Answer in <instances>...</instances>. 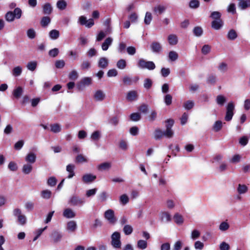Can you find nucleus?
I'll list each match as a JSON object with an SVG mask.
<instances>
[{"label":"nucleus","instance_id":"nucleus-1","mask_svg":"<svg viewBox=\"0 0 250 250\" xmlns=\"http://www.w3.org/2000/svg\"><path fill=\"white\" fill-rule=\"evenodd\" d=\"M137 66L141 69H147L149 70L154 69L156 67L155 63L153 62L146 61L143 59L139 60Z\"/></svg>","mask_w":250,"mask_h":250},{"label":"nucleus","instance_id":"nucleus-2","mask_svg":"<svg viewBox=\"0 0 250 250\" xmlns=\"http://www.w3.org/2000/svg\"><path fill=\"white\" fill-rule=\"evenodd\" d=\"M13 215L17 218L18 223L21 225H24L27 222V218L26 216L22 213L21 209L19 208H15L13 210Z\"/></svg>","mask_w":250,"mask_h":250},{"label":"nucleus","instance_id":"nucleus-3","mask_svg":"<svg viewBox=\"0 0 250 250\" xmlns=\"http://www.w3.org/2000/svg\"><path fill=\"white\" fill-rule=\"evenodd\" d=\"M111 245L115 249H120L121 247V234L118 231L114 232L111 236Z\"/></svg>","mask_w":250,"mask_h":250},{"label":"nucleus","instance_id":"nucleus-4","mask_svg":"<svg viewBox=\"0 0 250 250\" xmlns=\"http://www.w3.org/2000/svg\"><path fill=\"white\" fill-rule=\"evenodd\" d=\"M235 105L233 102H229L226 106V113L225 119L226 121H230L234 115Z\"/></svg>","mask_w":250,"mask_h":250},{"label":"nucleus","instance_id":"nucleus-5","mask_svg":"<svg viewBox=\"0 0 250 250\" xmlns=\"http://www.w3.org/2000/svg\"><path fill=\"white\" fill-rule=\"evenodd\" d=\"M85 202L84 198H80L76 195L72 196L69 199L68 203L73 206H82Z\"/></svg>","mask_w":250,"mask_h":250},{"label":"nucleus","instance_id":"nucleus-6","mask_svg":"<svg viewBox=\"0 0 250 250\" xmlns=\"http://www.w3.org/2000/svg\"><path fill=\"white\" fill-rule=\"evenodd\" d=\"M62 237V232L58 230H53L50 234L51 242L54 244H57L61 242Z\"/></svg>","mask_w":250,"mask_h":250},{"label":"nucleus","instance_id":"nucleus-7","mask_svg":"<svg viewBox=\"0 0 250 250\" xmlns=\"http://www.w3.org/2000/svg\"><path fill=\"white\" fill-rule=\"evenodd\" d=\"M78 23L81 25H84L87 28H91L94 24V20L92 19L87 20L84 16L79 17Z\"/></svg>","mask_w":250,"mask_h":250},{"label":"nucleus","instance_id":"nucleus-8","mask_svg":"<svg viewBox=\"0 0 250 250\" xmlns=\"http://www.w3.org/2000/svg\"><path fill=\"white\" fill-rule=\"evenodd\" d=\"M105 93L102 90H96L93 95V98L96 102H102L105 98Z\"/></svg>","mask_w":250,"mask_h":250},{"label":"nucleus","instance_id":"nucleus-9","mask_svg":"<svg viewBox=\"0 0 250 250\" xmlns=\"http://www.w3.org/2000/svg\"><path fill=\"white\" fill-rule=\"evenodd\" d=\"M105 218L109 223L114 224L116 222V219L114 216V212L112 209H108L104 212Z\"/></svg>","mask_w":250,"mask_h":250},{"label":"nucleus","instance_id":"nucleus-10","mask_svg":"<svg viewBox=\"0 0 250 250\" xmlns=\"http://www.w3.org/2000/svg\"><path fill=\"white\" fill-rule=\"evenodd\" d=\"M139 78L137 76H135L133 78H131L128 76H125L123 78V82L125 85H131L133 83H137Z\"/></svg>","mask_w":250,"mask_h":250},{"label":"nucleus","instance_id":"nucleus-11","mask_svg":"<svg viewBox=\"0 0 250 250\" xmlns=\"http://www.w3.org/2000/svg\"><path fill=\"white\" fill-rule=\"evenodd\" d=\"M36 154L34 152H29L24 158L25 161L31 164H33L36 161Z\"/></svg>","mask_w":250,"mask_h":250},{"label":"nucleus","instance_id":"nucleus-12","mask_svg":"<svg viewBox=\"0 0 250 250\" xmlns=\"http://www.w3.org/2000/svg\"><path fill=\"white\" fill-rule=\"evenodd\" d=\"M160 219L162 222H169L171 220V215L167 211H162L160 213Z\"/></svg>","mask_w":250,"mask_h":250},{"label":"nucleus","instance_id":"nucleus-13","mask_svg":"<svg viewBox=\"0 0 250 250\" xmlns=\"http://www.w3.org/2000/svg\"><path fill=\"white\" fill-rule=\"evenodd\" d=\"M150 48L152 52L156 53H160L162 49L161 44L157 42H152L150 45Z\"/></svg>","mask_w":250,"mask_h":250},{"label":"nucleus","instance_id":"nucleus-14","mask_svg":"<svg viewBox=\"0 0 250 250\" xmlns=\"http://www.w3.org/2000/svg\"><path fill=\"white\" fill-rule=\"evenodd\" d=\"M166 9L167 7L163 5H157L153 8V12L156 15H159L163 13Z\"/></svg>","mask_w":250,"mask_h":250},{"label":"nucleus","instance_id":"nucleus-15","mask_svg":"<svg viewBox=\"0 0 250 250\" xmlns=\"http://www.w3.org/2000/svg\"><path fill=\"white\" fill-rule=\"evenodd\" d=\"M96 178V176L92 174H86L82 177L83 182L85 183H89L94 181Z\"/></svg>","mask_w":250,"mask_h":250},{"label":"nucleus","instance_id":"nucleus-16","mask_svg":"<svg viewBox=\"0 0 250 250\" xmlns=\"http://www.w3.org/2000/svg\"><path fill=\"white\" fill-rule=\"evenodd\" d=\"M108 65V60L105 57H102L100 58L98 63V66L99 67L104 69L107 67Z\"/></svg>","mask_w":250,"mask_h":250},{"label":"nucleus","instance_id":"nucleus-17","mask_svg":"<svg viewBox=\"0 0 250 250\" xmlns=\"http://www.w3.org/2000/svg\"><path fill=\"white\" fill-rule=\"evenodd\" d=\"M113 39L111 37L106 38L102 44V48L103 51H106L112 44Z\"/></svg>","mask_w":250,"mask_h":250},{"label":"nucleus","instance_id":"nucleus-18","mask_svg":"<svg viewBox=\"0 0 250 250\" xmlns=\"http://www.w3.org/2000/svg\"><path fill=\"white\" fill-rule=\"evenodd\" d=\"M33 169L32 164L29 163L24 164L22 167V171L25 174H28L31 172Z\"/></svg>","mask_w":250,"mask_h":250},{"label":"nucleus","instance_id":"nucleus-19","mask_svg":"<svg viewBox=\"0 0 250 250\" xmlns=\"http://www.w3.org/2000/svg\"><path fill=\"white\" fill-rule=\"evenodd\" d=\"M77 229V224L75 221H70L67 224V230L71 232H74Z\"/></svg>","mask_w":250,"mask_h":250},{"label":"nucleus","instance_id":"nucleus-20","mask_svg":"<svg viewBox=\"0 0 250 250\" xmlns=\"http://www.w3.org/2000/svg\"><path fill=\"white\" fill-rule=\"evenodd\" d=\"M63 215L66 218H72L75 216L76 214L71 209L67 208L64 210Z\"/></svg>","mask_w":250,"mask_h":250},{"label":"nucleus","instance_id":"nucleus-21","mask_svg":"<svg viewBox=\"0 0 250 250\" xmlns=\"http://www.w3.org/2000/svg\"><path fill=\"white\" fill-rule=\"evenodd\" d=\"M223 25V22L221 20H213L211 22V27L215 30L220 29Z\"/></svg>","mask_w":250,"mask_h":250},{"label":"nucleus","instance_id":"nucleus-22","mask_svg":"<svg viewBox=\"0 0 250 250\" xmlns=\"http://www.w3.org/2000/svg\"><path fill=\"white\" fill-rule=\"evenodd\" d=\"M167 40L170 45H174L178 42L177 36L175 34H170L167 37Z\"/></svg>","mask_w":250,"mask_h":250},{"label":"nucleus","instance_id":"nucleus-23","mask_svg":"<svg viewBox=\"0 0 250 250\" xmlns=\"http://www.w3.org/2000/svg\"><path fill=\"white\" fill-rule=\"evenodd\" d=\"M237 192L239 194H243L247 193L248 191V187L244 184H238L237 188Z\"/></svg>","mask_w":250,"mask_h":250},{"label":"nucleus","instance_id":"nucleus-24","mask_svg":"<svg viewBox=\"0 0 250 250\" xmlns=\"http://www.w3.org/2000/svg\"><path fill=\"white\" fill-rule=\"evenodd\" d=\"M111 167L110 162H104L98 166V169L100 171L108 170Z\"/></svg>","mask_w":250,"mask_h":250},{"label":"nucleus","instance_id":"nucleus-25","mask_svg":"<svg viewBox=\"0 0 250 250\" xmlns=\"http://www.w3.org/2000/svg\"><path fill=\"white\" fill-rule=\"evenodd\" d=\"M137 98V93L136 91L132 90L129 91L126 96V99L129 101H133Z\"/></svg>","mask_w":250,"mask_h":250},{"label":"nucleus","instance_id":"nucleus-26","mask_svg":"<svg viewBox=\"0 0 250 250\" xmlns=\"http://www.w3.org/2000/svg\"><path fill=\"white\" fill-rule=\"evenodd\" d=\"M23 92V88L21 86H18L13 91V95L16 99H19L22 94Z\"/></svg>","mask_w":250,"mask_h":250},{"label":"nucleus","instance_id":"nucleus-27","mask_svg":"<svg viewBox=\"0 0 250 250\" xmlns=\"http://www.w3.org/2000/svg\"><path fill=\"white\" fill-rule=\"evenodd\" d=\"M74 168H75V166L72 164H69L66 166V170L67 172H68L69 173V174L68 176V178L70 179L74 176V175H75V173L74 172Z\"/></svg>","mask_w":250,"mask_h":250},{"label":"nucleus","instance_id":"nucleus-28","mask_svg":"<svg viewBox=\"0 0 250 250\" xmlns=\"http://www.w3.org/2000/svg\"><path fill=\"white\" fill-rule=\"evenodd\" d=\"M62 130L61 126L59 124H54L50 125V130L55 133L61 132Z\"/></svg>","mask_w":250,"mask_h":250},{"label":"nucleus","instance_id":"nucleus-29","mask_svg":"<svg viewBox=\"0 0 250 250\" xmlns=\"http://www.w3.org/2000/svg\"><path fill=\"white\" fill-rule=\"evenodd\" d=\"M238 6L242 9L244 10L246 8L250 6V0H241L238 3Z\"/></svg>","mask_w":250,"mask_h":250},{"label":"nucleus","instance_id":"nucleus-30","mask_svg":"<svg viewBox=\"0 0 250 250\" xmlns=\"http://www.w3.org/2000/svg\"><path fill=\"white\" fill-rule=\"evenodd\" d=\"M52 8L50 4L47 3L45 4L43 6V14L46 15H49L52 13Z\"/></svg>","mask_w":250,"mask_h":250},{"label":"nucleus","instance_id":"nucleus-31","mask_svg":"<svg viewBox=\"0 0 250 250\" xmlns=\"http://www.w3.org/2000/svg\"><path fill=\"white\" fill-rule=\"evenodd\" d=\"M226 101V97L222 95H218L216 99L217 104L220 106L223 105Z\"/></svg>","mask_w":250,"mask_h":250},{"label":"nucleus","instance_id":"nucleus-32","mask_svg":"<svg viewBox=\"0 0 250 250\" xmlns=\"http://www.w3.org/2000/svg\"><path fill=\"white\" fill-rule=\"evenodd\" d=\"M49 37L52 40L57 39L60 35V32L56 29L52 30L49 33Z\"/></svg>","mask_w":250,"mask_h":250},{"label":"nucleus","instance_id":"nucleus-33","mask_svg":"<svg viewBox=\"0 0 250 250\" xmlns=\"http://www.w3.org/2000/svg\"><path fill=\"white\" fill-rule=\"evenodd\" d=\"M175 222L178 225H181L184 222L183 218L179 213H175L173 217Z\"/></svg>","mask_w":250,"mask_h":250},{"label":"nucleus","instance_id":"nucleus-34","mask_svg":"<svg viewBox=\"0 0 250 250\" xmlns=\"http://www.w3.org/2000/svg\"><path fill=\"white\" fill-rule=\"evenodd\" d=\"M154 135L155 140H159L164 136V133L161 129H156L154 131Z\"/></svg>","mask_w":250,"mask_h":250},{"label":"nucleus","instance_id":"nucleus-35","mask_svg":"<svg viewBox=\"0 0 250 250\" xmlns=\"http://www.w3.org/2000/svg\"><path fill=\"white\" fill-rule=\"evenodd\" d=\"M51 19L49 17H43L41 21V25L45 27L47 26L50 22Z\"/></svg>","mask_w":250,"mask_h":250},{"label":"nucleus","instance_id":"nucleus-36","mask_svg":"<svg viewBox=\"0 0 250 250\" xmlns=\"http://www.w3.org/2000/svg\"><path fill=\"white\" fill-rule=\"evenodd\" d=\"M67 3L64 0H59L57 1V6L61 10H64L66 8Z\"/></svg>","mask_w":250,"mask_h":250},{"label":"nucleus","instance_id":"nucleus-37","mask_svg":"<svg viewBox=\"0 0 250 250\" xmlns=\"http://www.w3.org/2000/svg\"><path fill=\"white\" fill-rule=\"evenodd\" d=\"M227 37L230 40H234L237 37V34L234 30L231 29L228 32Z\"/></svg>","mask_w":250,"mask_h":250},{"label":"nucleus","instance_id":"nucleus-38","mask_svg":"<svg viewBox=\"0 0 250 250\" xmlns=\"http://www.w3.org/2000/svg\"><path fill=\"white\" fill-rule=\"evenodd\" d=\"M193 33L197 37H200L203 33V30L202 27L200 26H196L193 30Z\"/></svg>","mask_w":250,"mask_h":250},{"label":"nucleus","instance_id":"nucleus-39","mask_svg":"<svg viewBox=\"0 0 250 250\" xmlns=\"http://www.w3.org/2000/svg\"><path fill=\"white\" fill-rule=\"evenodd\" d=\"M37 66V62L36 61H32L29 62L26 65L27 69L30 71H34Z\"/></svg>","mask_w":250,"mask_h":250},{"label":"nucleus","instance_id":"nucleus-40","mask_svg":"<svg viewBox=\"0 0 250 250\" xmlns=\"http://www.w3.org/2000/svg\"><path fill=\"white\" fill-rule=\"evenodd\" d=\"M222 127V122L221 121H216L213 125V129L215 132H218L221 129Z\"/></svg>","mask_w":250,"mask_h":250},{"label":"nucleus","instance_id":"nucleus-41","mask_svg":"<svg viewBox=\"0 0 250 250\" xmlns=\"http://www.w3.org/2000/svg\"><path fill=\"white\" fill-rule=\"evenodd\" d=\"M41 196L43 199H48L51 197L52 192L50 190L46 189L42 191Z\"/></svg>","mask_w":250,"mask_h":250},{"label":"nucleus","instance_id":"nucleus-42","mask_svg":"<svg viewBox=\"0 0 250 250\" xmlns=\"http://www.w3.org/2000/svg\"><path fill=\"white\" fill-rule=\"evenodd\" d=\"M194 103L192 101L188 100L184 103L183 107L187 110H190L193 107Z\"/></svg>","mask_w":250,"mask_h":250},{"label":"nucleus","instance_id":"nucleus-43","mask_svg":"<svg viewBox=\"0 0 250 250\" xmlns=\"http://www.w3.org/2000/svg\"><path fill=\"white\" fill-rule=\"evenodd\" d=\"M80 67L83 70H87L91 67V63L88 61H84L81 63Z\"/></svg>","mask_w":250,"mask_h":250},{"label":"nucleus","instance_id":"nucleus-44","mask_svg":"<svg viewBox=\"0 0 250 250\" xmlns=\"http://www.w3.org/2000/svg\"><path fill=\"white\" fill-rule=\"evenodd\" d=\"M147 246V243L145 240H140L137 242V247L140 249L144 250L146 248Z\"/></svg>","mask_w":250,"mask_h":250},{"label":"nucleus","instance_id":"nucleus-45","mask_svg":"<svg viewBox=\"0 0 250 250\" xmlns=\"http://www.w3.org/2000/svg\"><path fill=\"white\" fill-rule=\"evenodd\" d=\"M129 202V198L126 194H123L120 197V202L121 204L125 205Z\"/></svg>","mask_w":250,"mask_h":250},{"label":"nucleus","instance_id":"nucleus-46","mask_svg":"<svg viewBox=\"0 0 250 250\" xmlns=\"http://www.w3.org/2000/svg\"><path fill=\"white\" fill-rule=\"evenodd\" d=\"M166 127L167 129L164 132V136L168 138H171L173 135V132L171 129L169 127L168 125H167Z\"/></svg>","mask_w":250,"mask_h":250},{"label":"nucleus","instance_id":"nucleus-47","mask_svg":"<svg viewBox=\"0 0 250 250\" xmlns=\"http://www.w3.org/2000/svg\"><path fill=\"white\" fill-rule=\"evenodd\" d=\"M168 58L171 61H175L178 58V54L175 51H171L169 52Z\"/></svg>","mask_w":250,"mask_h":250},{"label":"nucleus","instance_id":"nucleus-48","mask_svg":"<svg viewBox=\"0 0 250 250\" xmlns=\"http://www.w3.org/2000/svg\"><path fill=\"white\" fill-rule=\"evenodd\" d=\"M152 17L151 13L147 12L146 13L144 22L146 24L148 25L150 23Z\"/></svg>","mask_w":250,"mask_h":250},{"label":"nucleus","instance_id":"nucleus-49","mask_svg":"<svg viewBox=\"0 0 250 250\" xmlns=\"http://www.w3.org/2000/svg\"><path fill=\"white\" fill-rule=\"evenodd\" d=\"M126 62L124 59H121L117 62V67L120 69H124L126 67Z\"/></svg>","mask_w":250,"mask_h":250},{"label":"nucleus","instance_id":"nucleus-50","mask_svg":"<svg viewBox=\"0 0 250 250\" xmlns=\"http://www.w3.org/2000/svg\"><path fill=\"white\" fill-rule=\"evenodd\" d=\"M5 19L7 21H13L15 19V17L13 12L9 11L5 15Z\"/></svg>","mask_w":250,"mask_h":250},{"label":"nucleus","instance_id":"nucleus-51","mask_svg":"<svg viewBox=\"0 0 250 250\" xmlns=\"http://www.w3.org/2000/svg\"><path fill=\"white\" fill-rule=\"evenodd\" d=\"M22 72V68L20 66H17L14 68L12 72V74L13 76L17 77L20 76Z\"/></svg>","mask_w":250,"mask_h":250},{"label":"nucleus","instance_id":"nucleus-52","mask_svg":"<svg viewBox=\"0 0 250 250\" xmlns=\"http://www.w3.org/2000/svg\"><path fill=\"white\" fill-rule=\"evenodd\" d=\"M123 231L125 235H129L133 231L132 227L129 225H126L124 226Z\"/></svg>","mask_w":250,"mask_h":250},{"label":"nucleus","instance_id":"nucleus-53","mask_svg":"<svg viewBox=\"0 0 250 250\" xmlns=\"http://www.w3.org/2000/svg\"><path fill=\"white\" fill-rule=\"evenodd\" d=\"M78 73L75 70L71 71L68 75L69 79L72 80H76L78 78Z\"/></svg>","mask_w":250,"mask_h":250},{"label":"nucleus","instance_id":"nucleus-54","mask_svg":"<svg viewBox=\"0 0 250 250\" xmlns=\"http://www.w3.org/2000/svg\"><path fill=\"white\" fill-rule=\"evenodd\" d=\"M194 247L195 250H202L204 247V244L200 241H196L194 244Z\"/></svg>","mask_w":250,"mask_h":250},{"label":"nucleus","instance_id":"nucleus-55","mask_svg":"<svg viewBox=\"0 0 250 250\" xmlns=\"http://www.w3.org/2000/svg\"><path fill=\"white\" fill-rule=\"evenodd\" d=\"M57 182V180L56 178L55 177L52 176L48 178L47 183L49 186L54 187L56 185Z\"/></svg>","mask_w":250,"mask_h":250},{"label":"nucleus","instance_id":"nucleus-56","mask_svg":"<svg viewBox=\"0 0 250 250\" xmlns=\"http://www.w3.org/2000/svg\"><path fill=\"white\" fill-rule=\"evenodd\" d=\"M183 243L181 240L177 241L173 245V250H180L182 248Z\"/></svg>","mask_w":250,"mask_h":250},{"label":"nucleus","instance_id":"nucleus-57","mask_svg":"<svg viewBox=\"0 0 250 250\" xmlns=\"http://www.w3.org/2000/svg\"><path fill=\"white\" fill-rule=\"evenodd\" d=\"M36 35V32L33 28H30L27 31V36L29 39H34Z\"/></svg>","mask_w":250,"mask_h":250},{"label":"nucleus","instance_id":"nucleus-58","mask_svg":"<svg viewBox=\"0 0 250 250\" xmlns=\"http://www.w3.org/2000/svg\"><path fill=\"white\" fill-rule=\"evenodd\" d=\"M14 17L17 19L21 18V16L22 11L20 8H16L13 12Z\"/></svg>","mask_w":250,"mask_h":250},{"label":"nucleus","instance_id":"nucleus-59","mask_svg":"<svg viewBox=\"0 0 250 250\" xmlns=\"http://www.w3.org/2000/svg\"><path fill=\"white\" fill-rule=\"evenodd\" d=\"M108 195L106 192L103 191L98 196V198L100 202H103L106 200Z\"/></svg>","mask_w":250,"mask_h":250},{"label":"nucleus","instance_id":"nucleus-60","mask_svg":"<svg viewBox=\"0 0 250 250\" xmlns=\"http://www.w3.org/2000/svg\"><path fill=\"white\" fill-rule=\"evenodd\" d=\"M200 236V232L197 229H194L192 231L191 233V239L192 240H196Z\"/></svg>","mask_w":250,"mask_h":250},{"label":"nucleus","instance_id":"nucleus-61","mask_svg":"<svg viewBox=\"0 0 250 250\" xmlns=\"http://www.w3.org/2000/svg\"><path fill=\"white\" fill-rule=\"evenodd\" d=\"M55 66L57 68H62L65 65V62L62 60H57L55 62Z\"/></svg>","mask_w":250,"mask_h":250},{"label":"nucleus","instance_id":"nucleus-62","mask_svg":"<svg viewBox=\"0 0 250 250\" xmlns=\"http://www.w3.org/2000/svg\"><path fill=\"white\" fill-rule=\"evenodd\" d=\"M130 118L133 121H138L141 119V115L139 113H133L130 115Z\"/></svg>","mask_w":250,"mask_h":250},{"label":"nucleus","instance_id":"nucleus-63","mask_svg":"<svg viewBox=\"0 0 250 250\" xmlns=\"http://www.w3.org/2000/svg\"><path fill=\"white\" fill-rule=\"evenodd\" d=\"M152 84V82L150 79L147 78L144 80V86L145 88L149 89L151 87Z\"/></svg>","mask_w":250,"mask_h":250},{"label":"nucleus","instance_id":"nucleus-64","mask_svg":"<svg viewBox=\"0 0 250 250\" xmlns=\"http://www.w3.org/2000/svg\"><path fill=\"white\" fill-rule=\"evenodd\" d=\"M91 83V79L89 77H85L81 81V84L83 86L89 85Z\"/></svg>","mask_w":250,"mask_h":250}]
</instances>
